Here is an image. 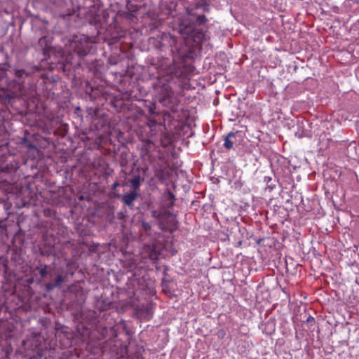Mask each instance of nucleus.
Returning a JSON list of instances; mask_svg holds the SVG:
<instances>
[{"instance_id":"nucleus-1","label":"nucleus","mask_w":359,"mask_h":359,"mask_svg":"<svg viewBox=\"0 0 359 359\" xmlns=\"http://www.w3.org/2000/svg\"><path fill=\"white\" fill-rule=\"evenodd\" d=\"M170 44L173 60H163L159 69L157 81L154 84V98L156 102L164 108V116H171V114L177 113L180 109V99L172 89V85L187 77L185 67L177 63V60L184 58L186 55L181 50L182 44L177 40L170 37Z\"/></svg>"},{"instance_id":"nucleus-2","label":"nucleus","mask_w":359,"mask_h":359,"mask_svg":"<svg viewBox=\"0 0 359 359\" xmlns=\"http://www.w3.org/2000/svg\"><path fill=\"white\" fill-rule=\"evenodd\" d=\"M11 68L8 63L0 64V89L8 102L14 97L34 98L37 93L34 74L39 72V67L34 65L24 69Z\"/></svg>"},{"instance_id":"nucleus-3","label":"nucleus","mask_w":359,"mask_h":359,"mask_svg":"<svg viewBox=\"0 0 359 359\" xmlns=\"http://www.w3.org/2000/svg\"><path fill=\"white\" fill-rule=\"evenodd\" d=\"M179 34L183 37L186 43L197 46L205 40V33L195 24L181 22L178 28Z\"/></svg>"},{"instance_id":"nucleus-4","label":"nucleus","mask_w":359,"mask_h":359,"mask_svg":"<svg viewBox=\"0 0 359 359\" xmlns=\"http://www.w3.org/2000/svg\"><path fill=\"white\" fill-rule=\"evenodd\" d=\"M70 47L79 57L82 58L90 53L93 43L87 36H76L70 42Z\"/></svg>"},{"instance_id":"nucleus-5","label":"nucleus","mask_w":359,"mask_h":359,"mask_svg":"<svg viewBox=\"0 0 359 359\" xmlns=\"http://www.w3.org/2000/svg\"><path fill=\"white\" fill-rule=\"evenodd\" d=\"M210 0H195L193 6H188L186 8V12L189 15H195V11L196 9L201 10L203 12L210 11Z\"/></svg>"},{"instance_id":"nucleus-6","label":"nucleus","mask_w":359,"mask_h":359,"mask_svg":"<svg viewBox=\"0 0 359 359\" xmlns=\"http://www.w3.org/2000/svg\"><path fill=\"white\" fill-rule=\"evenodd\" d=\"M137 196L138 194L137 191H131L123 195L122 201L126 205L133 209L134 207V201L137 199Z\"/></svg>"},{"instance_id":"nucleus-7","label":"nucleus","mask_w":359,"mask_h":359,"mask_svg":"<svg viewBox=\"0 0 359 359\" xmlns=\"http://www.w3.org/2000/svg\"><path fill=\"white\" fill-rule=\"evenodd\" d=\"M163 206L165 208H170L173 206L174 201L175 199V196L172 192H171L169 189H167L163 196Z\"/></svg>"},{"instance_id":"nucleus-8","label":"nucleus","mask_w":359,"mask_h":359,"mask_svg":"<svg viewBox=\"0 0 359 359\" xmlns=\"http://www.w3.org/2000/svg\"><path fill=\"white\" fill-rule=\"evenodd\" d=\"M169 214V210H166L164 207L159 210L153 209L151 210V217L159 221H164L166 219Z\"/></svg>"},{"instance_id":"nucleus-9","label":"nucleus","mask_w":359,"mask_h":359,"mask_svg":"<svg viewBox=\"0 0 359 359\" xmlns=\"http://www.w3.org/2000/svg\"><path fill=\"white\" fill-rule=\"evenodd\" d=\"M235 138V133L233 132L229 133L228 135L224 139V147L225 149L230 150L233 149L234 142L232 139Z\"/></svg>"},{"instance_id":"nucleus-10","label":"nucleus","mask_w":359,"mask_h":359,"mask_svg":"<svg viewBox=\"0 0 359 359\" xmlns=\"http://www.w3.org/2000/svg\"><path fill=\"white\" fill-rule=\"evenodd\" d=\"M132 191H137L141 184V177L140 175H135L133 178L130 180Z\"/></svg>"},{"instance_id":"nucleus-11","label":"nucleus","mask_w":359,"mask_h":359,"mask_svg":"<svg viewBox=\"0 0 359 359\" xmlns=\"http://www.w3.org/2000/svg\"><path fill=\"white\" fill-rule=\"evenodd\" d=\"M139 312L140 316H142L143 314H144V317L147 320H149L152 317V312L149 306L140 309Z\"/></svg>"},{"instance_id":"nucleus-12","label":"nucleus","mask_w":359,"mask_h":359,"mask_svg":"<svg viewBox=\"0 0 359 359\" xmlns=\"http://www.w3.org/2000/svg\"><path fill=\"white\" fill-rule=\"evenodd\" d=\"M145 107L147 109L149 115H155L157 114L156 104L149 102L145 103Z\"/></svg>"},{"instance_id":"nucleus-13","label":"nucleus","mask_w":359,"mask_h":359,"mask_svg":"<svg viewBox=\"0 0 359 359\" xmlns=\"http://www.w3.org/2000/svg\"><path fill=\"white\" fill-rule=\"evenodd\" d=\"M66 276L62 274H58L55 279L53 280V283L55 285L56 287H60L62 284L65 282Z\"/></svg>"},{"instance_id":"nucleus-14","label":"nucleus","mask_w":359,"mask_h":359,"mask_svg":"<svg viewBox=\"0 0 359 359\" xmlns=\"http://www.w3.org/2000/svg\"><path fill=\"white\" fill-rule=\"evenodd\" d=\"M208 21L206 17L204 15H198L197 17H196V23H194L195 25L197 24L198 25H204L205 23H206V22Z\"/></svg>"},{"instance_id":"nucleus-15","label":"nucleus","mask_w":359,"mask_h":359,"mask_svg":"<svg viewBox=\"0 0 359 359\" xmlns=\"http://www.w3.org/2000/svg\"><path fill=\"white\" fill-rule=\"evenodd\" d=\"M24 145L27 147L29 150L37 151L36 147L30 141L27 140L26 138H24L22 140Z\"/></svg>"},{"instance_id":"nucleus-16","label":"nucleus","mask_w":359,"mask_h":359,"mask_svg":"<svg viewBox=\"0 0 359 359\" xmlns=\"http://www.w3.org/2000/svg\"><path fill=\"white\" fill-rule=\"evenodd\" d=\"M117 325L120 328H121L126 332V334H129V330L127 328L125 321L121 320Z\"/></svg>"},{"instance_id":"nucleus-17","label":"nucleus","mask_w":359,"mask_h":359,"mask_svg":"<svg viewBox=\"0 0 359 359\" xmlns=\"http://www.w3.org/2000/svg\"><path fill=\"white\" fill-rule=\"evenodd\" d=\"M39 273L42 278H45L47 275V265H44L39 271Z\"/></svg>"},{"instance_id":"nucleus-18","label":"nucleus","mask_w":359,"mask_h":359,"mask_svg":"<svg viewBox=\"0 0 359 359\" xmlns=\"http://www.w3.org/2000/svg\"><path fill=\"white\" fill-rule=\"evenodd\" d=\"M45 287L48 292H50V291H52L56 287L55 286V285L53 283H47L45 284Z\"/></svg>"},{"instance_id":"nucleus-19","label":"nucleus","mask_w":359,"mask_h":359,"mask_svg":"<svg viewBox=\"0 0 359 359\" xmlns=\"http://www.w3.org/2000/svg\"><path fill=\"white\" fill-rule=\"evenodd\" d=\"M142 226L146 231H149L151 229V225L148 222H143L142 223Z\"/></svg>"},{"instance_id":"nucleus-20","label":"nucleus","mask_w":359,"mask_h":359,"mask_svg":"<svg viewBox=\"0 0 359 359\" xmlns=\"http://www.w3.org/2000/svg\"><path fill=\"white\" fill-rule=\"evenodd\" d=\"M110 332H111V333L113 337H117V331H116L115 327H111L110 328Z\"/></svg>"},{"instance_id":"nucleus-21","label":"nucleus","mask_w":359,"mask_h":359,"mask_svg":"<svg viewBox=\"0 0 359 359\" xmlns=\"http://www.w3.org/2000/svg\"><path fill=\"white\" fill-rule=\"evenodd\" d=\"M120 185L119 182L118 181H116L112 185H111V190H116V188Z\"/></svg>"},{"instance_id":"nucleus-22","label":"nucleus","mask_w":359,"mask_h":359,"mask_svg":"<svg viewBox=\"0 0 359 359\" xmlns=\"http://www.w3.org/2000/svg\"><path fill=\"white\" fill-rule=\"evenodd\" d=\"M306 323H314V322H315V319H314V318H313V317H312V316H309L307 318V319L306 320Z\"/></svg>"},{"instance_id":"nucleus-23","label":"nucleus","mask_w":359,"mask_h":359,"mask_svg":"<svg viewBox=\"0 0 359 359\" xmlns=\"http://www.w3.org/2000/svg\"><path fill=\"white\" fill-rule=\"evenodd\" d=\"M120 216H119V218H121V217L123 216V215L121 213L119 214Z\"/></svg>"},{"instance_id":"nucleus-24","label":"nucleus","mask_w":359,"mask_h":359,"mask_svg":"<svg viewBox=\"0 0 359 359\" xmlns=\"http://www.w3.org/2000/svg\"><path fill=\"white\" fill-rule=\"evenodd\" d=\"M120 216H119V218H121V217L123 216V215L121 213L119 214Z\"/></svg>"}]
</instances>
